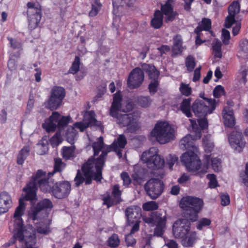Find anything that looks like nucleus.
<instances>
[{"label":"nucleus","instance_id":"052dcab7","mask_svg":"<svg viewBox=\"0 0 248 248\" xmlns=\"http://www.w3.org/2000/svg\"><path fill=\"white\" fill-rule=\"evenodd\" d=\"M207 177L210 180L209 186L211 188H215L217 186V181L216 179V176L214 174H209Z\"/></svg>","mask_w":248,"mask_h":248},{"label":"nucleus","instance_id":"de8ad7c7","mask_svg":"<svg viewBox=\"0 0 248 248\" xmlns=\"http://www.w3.org/2000/svg\"><path fill=\"white\" fill-rule=\"evenodd\" d=\"M200 97L202 98L203 100L207 101V102L211 106V108H215L217 107V105L219 103V101L215 99L208 98L204 96V93H201L200 94Z\"/></svg>","mask_w":248,"mask_h":248},{"label":"nucleus","instance_id":"6e6d98bb","mask_svg":"<svg viewBox=\"0 0 248 248\" xmlns=\"http://www.w3.org/2000/svg\"><path fill=\"white\" fill-rule=\"evenodd\" d=\"M211 223V220L207 218H202L200 219L197 226V228L199 230H202L203 227L208 226Z\"/></svg>","mask_w":248,"mask_h":248},{"label":"nucleus","instance_id":"8fccbe9b","mask_svg":"<svg viewBox=\"0 0 248 248\" xmlns=\"http://www.w3.org/2000/svg\"><path fill=\"white\" fill-rule=\"evenodd\" d=\"M212 166L213 169L216 171H219L221 170V160L219 158L216 157L212 158L211 159Z\"/></svg>","mask_w":248,"mask_h":248},{"label":"nucleus","instance_id":"f03ea898","mask_svg":"<svg viewBox=\"0 0 248 248\" xmlns=\"http://www.w3.org/2000/svg\"><path fill=\"white\" fill-rule=\"evenodd\" d=\"M24 199L26 200L25 197L23 199H19V205L14 215V220L11 223L13 225V229L11 225L9 226V229L14 233V235L9 241V245L18 241L20 248H38L34 231L24 227L21 216L23 215L25 209L23 202Z\"/></svg>","mask_w":248,"mask_h":248},{"label":"nucleus","instance_id":"ea45409f","mask_svg":"<svg viewBox=\"0 0 248 248\" xmlns=\"http://www.w3.org/2000/svg\"><path fill=\"white\" fill-rule=\"evenodd\" d=\"M75 148L74 146L64 147L63 148L62 156L65 159H70L74 155Z\"/></svg>","mask_w":248,"mask_h":248},{"label":"nucleus","instance_id":"c9c22d12","mask_svg":"<svg viewBox=\"0 0 248 248\" xmlns=\"http://www.w3.org/2000/svg\"><path fill=\"white\" fill-rule=\"evenodd\" d=\"M197 239L196 232H192L183 240V244L186 247H191L195 243Z\"/></svg>","mask_w":248,"mask_h":248},{"label":"nucleus","instance_id":"dca6fc26","mask_svg":"<svg viewBox=\"0 0 248 248\" xmlns=\"http://www.w3.org/2000/svg\"><path fill=\"white\" fill-rule=\"evenodd\" d=\"M71 187V184L68 181L56 183L52 186L51 194L56 198L63 199L69 194Z\"/></svg>","mask_w":248,"mask_h":248},{"label":"nucleus","instance_id":"3c124183","mask_svg":"<svg viewBox=\"0 0 248 248\" xmlns=\"http://www.w3.org/2000/svg\"><path fill=\"white\" fill-rule=\"evenodd\" d=\"M213 95L216 98H219L222 95L224 94V88L221 85L217 86L213 90Z\"/></svg>","mask_w":248,"mask_h":248},{"label":"nucleus","instance_id":"cd10ccee","mask_svg":"<svg viewBox=\"0 0 248 248\" xmlns=\"http://www.w3.org/2000/svg\"><path fill=\"white\" fill-rule=\"evenodd\" d=\"M76 128L78 129L75 126L74 124L73 126L69 127L66 130L65 138L67 141L71 144H73L76 139L78 133Z\"/></svg>","mask_w":248,"mask_h":248},{"label":"nucleus","instance_id":"9b49d317","mask_svg":"<svg viewBox=\"0 0 248 248\" xmlns=\"http://www.w3.org/2000/svg\"><path fill=\"white\" fill-rule=\"evenodd\" d=\"M144 188L149 196L156 199L163 193L164 185L162 181L157 178L149 180L144 185Z\"/></svg>","mask_w":248,"mask_h":248},{"label":"nucleus","instance_id":"37998d69","mask_svg":"<svg viewBox=\"0 0 248 248\" xmlns=\"http://www.w3.org/2000/svg\"><path fill=\"white\" fill-rule=\"evenodd\" d=\"M62 139L60 132L56 133L50 139V143L53 147H57L62 142Z\"/></svg>","mask_w":248,"mask_h":248},{"label":"nucleus","instance_id":"58836bf2","mask_svg":"<svg viewBox=\"0 0 248 248\" xmlns=\"http://www.w3.org/2000/svg\"><path fill=\"white\" fill-rule=\"evenodd\" d=\"M137 100L138 105L142 108L149 107L151 103L150 97L147 96H137Z\"/></svg>","mask_w":248,"mask_h":248},{"label":"nucleus","instance_id":"a878e982","mask_svg":"<svg viewBox=\"0 0 248 248\" xmlns=\"http://www.w3.org/2000/svg\"><path fill=\"white\" fill-rule=\"evenodd\" d=\"M174 43L172 46V57H175L181 55L183 51L184 48L182 46L183 41L180 36L176 35L174 38Z\"/></svg>","mask_w":248,"mask_h":248},{"label":"nucleus","instance_id":"69168bd1","mask_svg":"<svg viewBox=\"0 0 248 248\" xmlns=\"http://www.w3.org/2000/svg\"><path fill=\"white\" fill-rule=\"evenodd\" d=\"M205 105L204 102L200 99H196L193 103L191 108H203Z\"/></svg>","mask_w":248,"mask_h":248},{"label":"nucleus","instance_id":"e2e57ef3","mask_svg":"<svg viewBox=\"0 0 248 248\" xmlns=\"http://www.w3.org/2000/svg\"><path fill=\"white\" fill-rule=\"evenodd\" d=\"M202 31V29H201L200 27H197L194 30V32L197 34L196 38V45H200L203 41L201 39V32Z\"/></svg>","mask_w":248,"mask_h":248},{"label":"nucleus","instance_id":"412c9836","mask_svg":"<svg viewBox=\"0 0 248 248\" xmlns=\"http://www.w3.org/2000/svg\"><path fill=\"white\" fill-rule=\"evenodd\" d=\"M167 217L165 212H163L161 216L154 224V236L162 237L166 229Z\"/></svg>","mask_w":248,"mask_h":248},{"label":"nucleus","instance_id":"0eeeda50","mask_svg":"<svg viewBox=\"0 0 248 248\" xmlns=\"http://www.w3.org/2000/svg\"><path fill=\"white\" fill-rule=\"evenodd\" d=\"M151 136L160 144H165L173 139L174 130L166 121L158 122L151 131Z\"/></svg>","mask_w":248,"mask_h":248},{"label":"nucleus","instance_id":"ddd939ff","mask_svg":"<svg viewBox=\"0 0 248 248\" xmlns=\"http://www.w3.org/2000/svg\"><path fill=\"white\" fill-rule=\"evenodd\" d=\"M101 123L95 118V113L93 110L84 111L82 121L75 123V126L81 132L84 131L88 127L92 126H101Z\"/></svg>","mask_w":248,"mask_h":248},{"label":"nucleus","instance_id":"473e14b6","mask_svg":"<svg viewBox=\"0 0 248 248\" xmlns=\"http://www.w3.org/2000/svg\"><path fill=\"white\" fill-rule=\"evenodd\" d=\"M51 95L63 100L65 95V90L60 86H54L51 91Z\"/></svg>","mask_w":248,"mask_h":248},{"label":"nucleus","instance_id":"4be33fe9","mask_svg":"<svg viewBox=\"0 0 248 248\" xmlns=\"http://www.w3.org/2000/svg\"><path fill=\"white\" fill-rule=\"evenodd\" d=\"M13 202L10 194L5 191L0 193V215L6 213L12 206Z\"/></svg>","mask_w":248,"mask_h":248},{"label":"nucleus","instance_id":"e433bc0d","mask_svg":"<svg viewBox=\"0 0 248 248\" xmlns=\"http://www.w3.org/2000/svg\"><path fill=\"white\" fill-rule=\"evenodd\" d=\"M120 240L117 234L114 233L107 240L108 245L111 248H116L119 246Z\"/></svg>","mask_w":248,"mask_h":248},{"label":"nucleus","instance_id":"f704fd0d","mask_svg":"<svg viewBox=\"0 0 248 248\" xmlns=\"http://www.w3.org/2000/svg\"><path fill=\"white\" fill-rule=\"evenodd\" d=\"M65 164L63 162L61 158H55L54 160V170L49 172L48 175H53L55 172L62 171L65 167Z\"/></svg>","mask_w":248,"mask_h":248},{"label":"nucleus","instance_id":"2eb2a0df","mask_svg":"<svg viewBox=\"0 0 248 248\" xmlns=\"http://www.w3.org/2000/svg\"><path fill=\"white\" fill-rule=\"evenodd\" d=\"M228 140L231 147L237 152H241L245 146L246 141L241 131L235 128L228 136Z\"/></svg>","mask_w":248,"mask_h":248},{"label":"nucleus","instance_id":"13d9d810","mask_svg":"<svg viewBox=\"0 0 248 248\" xmlns=\"http://www.w3.org/2000/svg\"><path fill=\"white\" fill-rule=\"evenodd\" d=\"M239 47L241 52H248V40L246 39H242L239 42Z\"/></svg>","mask_w":248,"mask_h":248},{"label":"nucleus","instance_id":"0e129e2a","mask_svg":"<svg viewBox=\"0 0 248 248\" xmlns=\"http://www.w3.org/2000/svg\"><path fill=\"white\" fill-rule=\"evenodd\" d=\"M221 203L223 206L228 205L230 202V197L227 193L221 194L220 195Z\"/></svg>","mask_w":248,"mask_h":248},{"label":"nucleus","instance_id":"7c9ffc66","mask_svg":"<svg viewBox=\"0 0 248 248\" xmlns=\"http://www.w3.org/2000/svg\"><path fill=\"white\" fill-rule=\"evenodd\" d=\"M62 102V100L50 95L46 102V107L47 108H58L61 106Z\"/></svg>","mask_w":248,"mask_h":248},{"label":"nucleus","instance_id":"6e6552de","mask_svg":"<svg viewBox=\"0 0 248 248\" xmlns=\"http://www.w3.org/2000/svg\"><path fill=\"white\" fill-rule=\"evenodd\" d=\"M157 154L158 149L156 147H153L144 152L140 159L143 163H146L149 169H160L164 167L165 161L164 158Z\"/></svg>","mask_w":248,"mask_h":248},{"label":"nucleus","instance_id":"423d86ee","mask_svg":"<svg viewBox=\"0 0 248 248\" xmlns=\"http://www.w3.org/2000/svg\"><path fill=\"white\" fill-rule=\"evenodd\" d=\"M161 11L156 10L154 14V17L151 21V26L154 29H160L163 25V15L165 16V21L166 22H171L174 20L178 13L174 11L173 7L168 0L166 3L161 5Z\"/></svg>","mask_w":248,"mask_h":248},{"label":"nucleus","instance_id":"79ce46f5","mask_svg":"<svg viewBox=\"0 0 248 248\" xmlns=\"http://www.w3.org/2000/svg\"><path fill=\"white\" fill-rule=\"evenodd\" d=\"M198 27H200L201 29L205 31H209L211 28V20L209 18H203L202 21L199 23Z\"/></svg>","mask_w":248,"mask_h":248},{"label":"nucleus","instance_id":"864d4df0","mask_svg":"<svg viewBox=\"0 0 248 248\" xmlns=\"http://www.w3.org/2000/svg\"><path fill=\"white\" fill-rule=\"evenodd\" d=\"M137 96H133L126 100V108H133L138 105Z\"/></svg>","mask_w":248,"mask_h":248},{"label":"nucleus","instance_id":"9d476101","mask_svg":"<svg viewBox=\"0 0 248 248\" xmlns=\"http://www.w3.org/2000/svg\"><path fill=\"white\" fill-rule=\"evenodd\" d=\"M126 217V224L132 226L131 232L135 233L140 229V218L141 217V209L138 206H131L127 207L125 211Z\"/></svg>","mask_w":248,"mask_h":248},{"label":"nucleus","instance_id":"393cba45","mask_svg":"<svg viewBox=\"0 0 248 248\" xmlns=\"http://www.w3.org/2000/svg\"><path fill=\"white\" fill-rule=\"evenodd\" d=\"M27 15L29 28L31 30L35 29L42 17L41 10L37 11L36 13H27Z\"/></svg>","mask_w":248,"mask_h":248},{"label":"nucleus","instance_id":"b1692460","mask_svg":"<svg viewBox=\"0 0 248 248\" xmlns=\"http://www.w3.org/2000/svg\"><path fill=\"white\" fill-rule=\"evenodd\" d=\"M222 114L224 125L230 127H233L235 121L232 109H223Z\"/></svg>","mask_w":248,"mask_h":248},{"label":"nucleus","instance_id":"6ab92c4d","mask_svg":"<svg viewBox=\"0 0 248 248\" xmlns=\"http://www.w3.org/2000/svg\"><path fill=\"white\" fill-rule=\"evenodd\" d=\"M53 206L52 202L48 199H45L41 201L30 212V217L33 220H38L40 213L42 210L46 209H51Z\"/></svg>","mask_w":248,"mask_h":248},{"label":"nucleus","instance_id":"aec40b11","mask_svg":"<svg viewBox=\"0 0 248 248\" xmlns=\"http://www.w3.org/2000/svg\"><path fill=\"white\" fill-rule=\"evenodd\" d=\"M240 10V5L237 1H234L228 8L229 15L226 17L224 26L227 28H230L234 23L235 15L239 13Z\"/></svg>","mask_w":248,"mask_h":248},{"label":"nucleus","instance_id":"c85d7f7f","mask_svg":"<svg viewBox=\"0 0 248 248\" xmlns=\"http://www.w3.org/2000/svg\"><path fill=\"white\" fill-rule=\"evenodd\" d=\"M104 145L103 138L100 137L97 138L96 141H94L92 144V147L94 151V156L97 155L100 151L102 152L103 150H106L107 146L105 147Z\"/></svg>","mask_w":248,"mask_h":248},{"label":"nucleus","instance_id":"4d7b16f0","mask_svg":"<svg viewBox=\"0 0 248 248\" xmlns=\"http://www.w3.org/2000/svg\"><path fill=\"white\" fill-rule=\"evenodd\" d=\"M230 38V32L228 30L223 29L222 30V40L223 43L225 45L229 44Z\"/></svg>","mask_w":248,"mask_h":248},{"label":"nucleus","instance_id":"49530a36","mask_svg":"<svg viewBox=\"0 0 248 248\" xmlns=\"http://www.w3.org/2000/svg\"><path fill=\"white\" fill-rule=\"evenodd\" d=\"M179 90L182 94L186 96L190 95L192 92V89L189 85L184 83L180 84Z\"/></svg>","mask_w":248,"mask_h":248},{"label":"nucleus","instance_id":"4c0bfd02","mask_svg":"<svg viewBox=\"0 0 248 248\" xmlns=\"http://www.w3.org/2000/svg\"><path fill=\"white\" fill-rule=\"evenodd\" d=\"M185 64L187 71H193L196 66L195 58L192 55H188L186 59Z\"/></svg>","mask_w":248,"mask_h":248},{"label":"nucleus","instance_id":"4468645a","mask_svg":"<svg viewBox=\"0 0 248 248\" xmlns=\"http://www.w3.org/2000/svg\"><path fill=\"white\" fill-rule=\"evenodd\" d=\"M189 219L182 218L176 220L173 225V234L176 238H183L189 232L191 223Z\"/></svg>","mask_w":248,"mask_h":248},{"label":"nucleus","instance_id":"20e7f679","mask_svg":"<svg viewBox=\"0 0 248 248\" xmlns=\"http://www.w3.org/2000/svg\"><path fill=\"white\" fill-rule=\"evenodd\" d=\"M45 173L41 170H38L35 176H32V180L23 188V191L26 192L25 198L26 200L32 201L36 199L37 186L41 190L44 192L51 193L52 186L48 179L45 178Z\"/></svg>","mask_w":248,"mask_h":248},{"label":"nucleus","instance_id":"7ed1b4c3","mask_svg":"<svg viewBox=\"0 0 248 248\" xmlns=\"http://www.w3.org/2000/svg\"><path fill=\"white\" fill-rule=\"evenodd\" d=\"M201 136V132L198 130L195 136L187 135L180 142L181 149L189 150L183 154L181 160L190 171H198L201 168V162L195 153L198 151V148L195 144V141L196 140L200 139Z\"/></svg>","mask_w":248,"mask_h":248},{"label":"nucleus","instance_id":"39448f33","mask_svg":"<svg viewBox=\"0 0 248 248\" xmlns=\"http://www.w3.org/2000/svg\"><path fill=\"white\" fill-rule=\"evenodd\" d=\"M203 205L202 201L197 197L186 196L180 201V206L185 210V217L191 221H195L198 218V213Z\"/></svg>","mask_w":248,"mask_h":248},{"label":"nucleus","instance_id":"5fc2aeb1","mask_svg":"<svg viewBox=\"0 0 248 248\" xmlns=\"http://www.w3.org/2000/svg\"><path fill=\"white\" fill-rule=\"evenodd\" d=\"M134 233L130 232L125 235V241L127 246H133L136 244V239L133 237L132 234Z\"/></svg>","mask_w":248,"mask_h":248},{"label":"nucleus","instance_id":"bb28decb","mask_svg":"<svg viewBox=\"0 0 248 248\" xmlns=\"http://www.w3.org/2000/svg\"><path fill=\"white\" fill-rule=\"evenodd\" d=\"M35 230L40 234L47 235L51 232L49 223L45 222H39L35 223Z\"/></svg>","mask_w":248,"mask_h":248},{"label":"nucleus","instance_id":"603ef678","mask_svg":"<svg viewBox=\"0 0 248 248\" xmlns=\"http://www.w3.org/2000/svg\"><path fill=\"white\" fill-rule=\"evenodd\" d=\"M178 157L175 155H170L167 158V165L169 166V169L172 170L174 164L178 161Z\"/></svg>","mask_w":248,"mask_h":248},{"label":"nucleus","instance_id":"774afa93","mask_svg":"<svg viewBox=\"0 0 248 248\" xmlns=\"http://www.w3.org/2000/svg\"><path fill=\"white\" fill-rule=\"evenodd\" d=\"M8 39L10 41L11 46L14 49L19 48L21 47V43L16 40H15L12 38H8Z\"/></svg>","mask_w":248,"mask_h":248},{"label":"nucleus","instance_id":"c03bdc74","mask_svg":"<svg viewBox=\"0 0 248 248\" xmlns=\"http://www.w3.org/2000/svg\"><path fill=\"white\" fill-rule=\"evenodd\" d=\"M92 9L89 14V16L93 17L95 16L97 14L101 6V4L99 2V0H94V2L92 4Z\"/></svg>","mask_w":248,"mask_h":248},{"label":"nucleus","instance_id":"1a4fd4ad","mask_svg":"<svg viewBox=\"0 0 248 248\" xmlns=\"http://www.w3.org/2000/svg\"><path fill=\"white\" fill-rule=\"evenodd\" d=\"M71 120L70 116H62L59 113L54 112L42 124V127L47 132H54L57 127L61 130L67 126Z\"/></svg>","mask_w":248,"mask_h":248},{"label":"nucleus","instance_id":"338daca9","mask_svg":"<svg viewBox=\"0 0 248 248\" xmlns=\"http://www.w3.org/2000/svg\"><path fill=\"white\" fill-rule=\"evenodd\" d=\"M121 176L123 180L124 185L128 186L131 183V180L127 173L125 172H123Z\"/></svg>","mask_w":248,"mask_h":248},{"label":"nucleus","instance_id":"72a5a7b5","mask_svg":"<svg viewBox=\"0 0 248 248\" xmlns=\"http://www.w3.org/2000/svg\"><path fill=\"white\" fill-rule=\"evenodd\" d=\"M163 212V211H161L154 212L152 213L150 217H143V220L147 224H153L154 225L155 222L158 220L160 217L161 216Z\"/></svg>","mask_w":248,"mask_h":248},{"label":"nucleus","instance_id":"f8f14e48","mask_svg":"<svg viewBox=\"0 0 248 248\" xmlns=\"http://www.w3.org/2000/svg\"><path fill=\"white\" fill-rule=\"evenodd\" d=\"M109 114L116 118L118 124L123 126H129L136 120V116L125 109H110Z\"/></svg>","mask_w":248,"mask_h":248},{"label":"nucleus","instance_id":"f3484780","mask_svg":"<svg viewBox=\"0 0 248 248\" xmlns=\"http://www.w3.org/2000/svg\"><path fill=\"white\" fill-rule=\"evenodd\" d=\"M144 78L143 71L140 67H136L130 73L127 79V86L131 89L139 87Z\"/></svg>","mask_w":248,"mask_h":248},{"label":"nucleus","instance_id":"09e8293b","mask_svg":"<svg viewBox=\"0 0 248 248\" xmlns=\"http://www.w3.org/2000/svg\"><path fill=\"white\" fill-rule=\"evenodd\" d=\"M143 208L146 211L156 210L158 208V205L155 202H149L143 205Z\"/></svg>","mask_w":248,"mask_h":248},{"label":"nucleus","instance_id":"a211bd4d","mask_svg":"<svg viewBox=\"0 0 248 248\" xmlns=\"http://www.w3.org/2000/svg\"><path fill=\"white\" fill-rule=\"evenodd\" d=\"M122 191L118 185H115L112 188V195L113 198L109 194L103 198V204L109 208L115 204L119 203L121 201V196Z\"/></svg>","mask_w":248,"mask_h":248},{"label":"nucleus","instance_id":"680f3d73","mask_svg":"<svg viewBox=\"0 0 248 248\" xmlns=\"http://www.w3.org/2000/svg\"><path fill=\"white\" fill-rule=\"evenodd\" d=\"M27 6L28 9L27 10V13H36L37 11H39L41 10L40 8L35 7L34 4L31 2H29L27 3Z\"/></svg>","mask_w":248,"mask_h":248},{"label":"nucleus","instance_id":"a19ab883","mask_svg":"<svg viewBox=\"0 0 248 248\" xmlns=\"http://www.w3.org/2000/svg\"><path fill=\"white\" fill-rule=\"evenodd\" d=\"M80 63V58L78 56H76L74 62L72 63V66L70 68L68 71L69 73L75 74L79 70V65Z\"/></svg>","mask_w":248,"mask_h":248},{"label":"nucleus","instance_id":"2f4dec72","mask_svg":"<svg viewBox=\"0 0 248 248\" xmlns=\"http://www.w3.org/2000/svg\"><path fill=\"white\" fill-rule=\"evenodd\" d=\"M123 98L120 91L113 94V102L110 108H121Z\"/></svg>","mask_w":248,"mask_h":248},{"label":"nucleus","instance_id":"a18cd8bd","mask_svg":"<svg viewBox=\"0 0 248 248\" xmlns=\"http://www.w3.org/2000/svg\"><path fill=\"white\" fill-rule=\"evenodd\" d=\"M148 89L151 94H154L157 91L159 86L158 79H151Z\"/></svg>","mask_w":248,"mask_h":248},{"label":"nucleus","instance_id":"f257e3e1","mask_svg":"<svg viewBox=\"0 0 248 248\" xmlns=\"http://www.w3.org/2000/svg\"><path fill=\"white\" fill-rule=\"evenodd\" d=\"M127 143V140L123 134L120 135L110 145L107 146L106 150H104L99 157L95 159L90 158L82 167V172L78 170L74 179L75 186H79L85 182L86 185H89L94 179L97 182L100 181L102 179V169L104 166L105 158L108 153L115 151L119 157L122 156V149Z\"/></svg>","mask_w":248,"mask_h":248},{"label":"nucleus","instance_id":"5701e85b","mask_svg":"<svg viewBox=\"0 0 248 248\" xmlns=\"http://www.w3.org/2000/svg\"><path fill=\"white\" fill-rule=\"evenodd\" d=\"M141 69L148 74L150 79H158L159 71L154 65L144 63L141 64Z\"/></svg>","mask_w":248,"mask_h":248},{"label":"nucleus","instance_id":"c756f323","mask_svg":"<svg viewBox=\"0 0 248 248\" xmlns=\"http://www.w3.org/2000/svg\"><path fill=\"white\" fill-rule=\"evenodd\" d=\"M30 149L29 146L24 147L19 152L17 159V163L18 164L22 165L24 160L29 155Z\"/></svg>","mask_w":248,"mask_h":248},{"label":"nucleus","instance_id":"bf43d9fd","mask_svg":"<svg viewBox=\"0 0 248 248\" xmlns=\"http://www.w3.org/2000/svg\"><path fill=\"white\" fill-rule=\"evenodd\" d=\"M202 140L203 143L205 146L208 147L209 148H212L214 146L213 143L211 140V135H207L204 136Z\"/></svg>","mask_w":248,"mask_h":248}]
</instances>
